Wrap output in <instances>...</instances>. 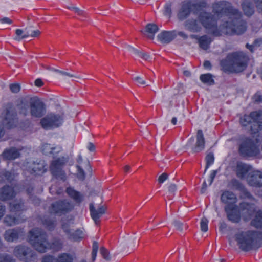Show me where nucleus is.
<instances>
[{
	"mask_svg": "<svg viewBox=\"0 0 262 262\" xmlns=\"http://www.w3.org/2000/svg\"><path fill=\"white\" fill-rule=\"evenodd\" d=\"M212 11L218 17H224L225 19H227L219 28L216 20L210 13L201 12L198 19L202 26L208 29L214 36L240 35L246 30V22L242 18L241 13L230 3L225 1L214 3L212 5Z\"/></svg>",
	"mask_w": 262,
	"mask_h": 262,
	"instance_id": "obj_1",
	"label": "nucleus"
},
{
	"mask_svg": "<svg viewBox=\"0 0 262 262\" xmlns=\"http://www.w3.org/2000/svg\"><path fill=\"white\" fill-rule=\"evenodd\" d=\"M29 241L33 248L40 253H45L47 249L58 252L63 247V241L59 238H54L49 242L47 234L39 228H34L29 231Z\"/></svg>",
	"mask_w": 262,
	"mask_h": 262,
	"instance_id": "obj_2",
	"label": "nucleus"
},
{
	"mask_svg": "<svg viewBox=\"0 0 262 262\" xmlns=\"http://www.w3.org/2000/svg\"><path fill=\"white\" fill-rule=\"evenodd\" d=\"M248 56L242 51L229 53L225 59L220 61L221 70L225 73H237L246 69Z\"/></svg>",
	"mask_w": 262,
	"mask_h": 262,
	"instance_id": "obj_3",
	"label": "nucleus"
},
{
	"mask_svg": "<svg viewBox=\"0 0 262 262\" xmlns=\"http://www.w3.org/2000/svg\"><path fill=\"white\" fill-rule=\"evenodd\" d=\"M224 209L228 220L234 223L240 222L241 214L245 221L249 220L255 212L254 205L246 202L241 203L239 206L236 204L226 205Z\"/></svg>",
	"mask_w": 262,
	"mask_h": 262,
	"instance_id": "obj_4",
	"label": "nucleus"
},
{
	"mask_svg": "<svg viewBox=\"0 0 262 262\" xmlns=\"http://www.w3.org/2000/svg\"><path fill=\"white\" fill-rule=\"evenodd\" d=\"M20 114L26 116L29 114L33 118L42 117L46 112V105L38 97H27L23 99L18 105Z\"/></svg>",
	"mask_w": 262,
	"mask_h": 262,
	"instance_id": "obj_5",
	"label": "nucleus"
},
{
	"mask_svg": "<svg viewBox=\"0 0 262 262\" xmlns=\"http://www.w3.org/2000/svg\"><path fill=\"white\" fill-rule=\"evenodd\" d=\"M261 233L258 231L248 230L238 232L235 235V240L240 250L248 252L260 247Z\"/></svg>",
	"mask_w": 262,
	"mask_h": 262,
	"instance_id": "obj_6",
	"label": "nucleus"
},
{
	"mask_svg": "<svg viewBox=\"0 0 262 262\" xmlns=\"http://www.w3.org/2000/svg\"><path fill=\"white\" fill-rule=\"evenodd\" d=\"M238 152L244 158L256 157L260 152L259 144L256 140L250 137H244L239 140Z\"/></svg>",
	"mask_w": 262,
	"mask_h": 262,
	"instance_id": "obj_7",
	"label": "nucleus"
},
{
	"mask_svg": "<svg viewBox=\"0 0 262 262\" xmlns=\"http://www.w3.org/2000/svg\"><path fill=\"white\" fill-rule=\"evenodd\" d=\"M67 157H61L53 160L50 165V171L53 176L58 179L64 181L66 180V173L63 168L68 162Z\"/></svg>",
	"mask_w": 262,
	"mask_h": 262,
	"instance_id": "obj_8",
	"label": "nucleus"
},
{
	"mask_svg": "<svg viewBox=\"0 0 262 262\" xmlns=\"http://www.w3.org/2000/svg\"><path fill=\"white\" fill-rule=\"evenodd\" d=\"M73 208L74 206L70 201L61 200L53 202L49 210L51 214L60 216L72 211Z\"/></svg>",
	"mask_w": 262,
	"mask_h": 262,
	"instance_id": "obj_9",
	"label": "nucleus"
},
{
	"mask_svg": "<svg viewBox=\"0 0 262 262\" xmlns=\"http://www.w3.org/2000/svg\"><path fill=\"white\" fill-rule=\"evenodd\" d=\"M13 254L23 262H33L37 259L35 253L30 248L24 245L16 246Z\"/></svg>",
	"mask_w": 262,
	"mask_h": 262,
	"instance_id": "obj_10",
	"label": "nucleus"
},
{
	"mask_svg": "<svg viewBox=\"0 0 262 262\" xmlns=\"http://www.w3.org/2000/svg\"><path fill=\"white\" fill-rule=\"evenodd\" d=\"M63 118L59 114H49L40 120V124L45 129H50L59 126Z\"/></svg>",
	"mask_w": 262,
	"mask_h": 262,
	"instance_id": "obj_11",
	"label": "nucleus"
},
{
	"mask_svg": "<svg viewBox=\"0 0 262 262\" xmlns=\"http://www.w3.org/2000/svg\"><path fill=\"white\" fill-rule=\"evenodd\" d=\"M248 184L256 187H262V172L253 171L250 172L247 178Z\"/></svg>",
	"mask_w": 262,
	"mask_h": 262,
	"instance_id": "obj_12",
	"label": "nucleus"
},
{
	"mask_svg": "<svg viewBox=\"0 0 262 262\" xmlns=\"http://www.w3.org/2000/svg\"><path fill=\"white\" fill-rule=\"evenodd\" d=\"M188 1L181 3L180 8L177 13V18L180 21L187 18L192 12L191 8Z\"/></svg>",
	"mask_w": 262,
	"mask_h": 262,
	"instance_id": "obj_13",
	"label": "nucleus"
},
{
	"mask_svg": "<svg viewBox=\"0 0 262 262\" xmlns=\"http://www.w3.org/2000/svg\"><path fill=\"white\" fill-rule=\"evenodd\" d=\"M22 229L19 228L10 229L6 230L4 234V238L8 242H13L18 239L22 235Z\"/></svg>",
	"mask_w": 262,
	"mask_h": 262,
	"instance_id": "obj_14",
	"label": "nucleus"
},
{
	"mask_svg": "<svg viewBox=\"0 0 262 262\" xmlns=\"http://www.w3.org/2000/svg\"><path fill=\"white\" fill-rule=\"evenodd\" d=\"M106 207L105 205H101L96 209L93 204L90 205V211L92 219L96 224L99 223L100 217L105 213Z\"/></svg>",
	"mask_w": 262,
	"mask_h": 262,
	"instance_id": "obj_15",
	"label": "nucleus"
},
{
	"mask_svg": "<svg viewBox=\"0 0 262 262\" xmlns=\"http://www.w3.org/2000/svg\"><path fill=\"white\" fill-rule=\"evenodd\" d=\"M66 192L76 204H80L84 199V194L76 191L71 187L67 188Z\"/></svg>",
	"mask_w": 262,
	"mask_h": 262,
	"instance_id": "obj_16",
	"label": "nucleus"
},
{
	"mask_svg": "<svg viewBox=\"0 0 262 262\" xmlns=\"http://www.w3.org/2000/svg\"><path fill=\"white\" fill-rule=\"evenodd\" d=\"M177 36V31H163L158 35L159 40L163 43H168L173 40Z\"/></svg>",
	"mask_w": 262,
	"mask_h": 262,
	"instance_id": "obj_17",
	"label": "nucleus"
},
{
	"mask_svg": "<svg viewBox=\"0 0 262 262\" xmlns=\"http://www.w3.org/2000/svg\"><path fill=\"white\" fill-rule=\"evenodd\" d=\"M20 153L15 147H11L6 149L2 154V157L4 160H12L18 158Z\"/></svg>",
	"mask_w": 262,
	"mask_h": 262,
	"instance_id": "obj_18",
	"label": "nucleus"
},
{
	"mask_svg": "<svg viewBox=\"0 0 262 262\" xmlns=\"http://www.w3.org/2000/svg\"><path fill=\"white\" fill-rule=\"evenodd\" d=\"M191 8L192 12L197 13L207 7V3L205 0L188 1Z\"/></svg>",
	"mask_w": 262,
	"mask_h": 262,
	"instance_id": "obj_19",
	"label": "nucleus"
},
{
	"mask_svg": "<svg viewBox=\"0 0 262 262\" xmlns=\"http://www.w3.org/2000/svg\"><path fill=\"white\" fill-rule=\"evenodd\" d=\"M205 139L202 130H198L196 135V142L193 149L194 152H199L204 149Z\"/></svg>",
	"mask_w": 262,
	"mask_h": 262,
	"instance_id": "obj_20",
	"label": "nucleus"
},
{
	"mask_svg": "<svg viewBox=\"0 0 262 262\" xmlns=\"http://www.w3.org/2000/svg\"><path fill=\"white\" fill-rule=\"evenodd\" d=\"M221 200L223 203L226 205L235 204L237 201L235 194L229 191L223 192L221 195Z\"/></svg>",
	"mask_w": 262,
	"mask_h": 262,
	"instance_id": "obj_21",
	"label": "nucleus"
},
{
	"mask_svg": "<svg viewBox=\"0 0 262 262\" xmlns=\"http://www.w3.org/2000/svg\"><path fill=\"white\" fill-rule=\"evenodd\" d=\"M184 26L187 30L193 32H200L202 29L198 21L195 19L187 20L184 23Z\"/></svg>",
	"mask_w": 262,
	"mask_h": 262,
	"instance_id": "obj_22",
	"label": "nucleus"
},
{
	"mask_svg": "<svg viewBox=\"0 0 262 262\" xmlns=\"http://www.w3.org/2000/svg\"><path fill=\"white\" fill-rule=\"evenodd\" d=\"M14 189L9 186H5L0 191V199L6 200L12 199L15 196Z\"/></svg>",
	"mask_w": 262,
	"mask_h": 262,
	"instance_id": "obj_23",
	"label": "nucleus"
},
{
	"mask_svg": "<svg viewBox=\"0 0 262 262\" xmlns=\"http://www.w3.org/2000/svg\"><path fill=\"white\" fill-rule=\"evenodd\" d=\"M27 207L21 200H15L10 203V210L11 212H19L25 211Z\"/></svg>",
	"mask_w": 262,
	"mask_h": 262,
	"instance_id": "obj_24",
	"label": "nucleus"
},
{
	"mask_svg": "<svg viewBox=\"0 0 262 262\" xmlns=\"http://www.w3.org/2000/svg\"><path fill=\"white\" fill-rule=\"evenodd\" d=\"M159 30L158 26L155 24H148L145 27L143 34L150 39H153L155 34Z\"/></svg>",
	"mask_w": 262,
	"mask_h": 262,
	"instance_id": "obj_25",
	"label": "nucleus"
},
{
	"mask_svg": "<svg viewBox=\"0 0 262 262\" xmlns=\"http://www.w3.org/2000/svg\"><path fill=\"white\" fill-rule=\"evenodd\" d=\"M58 262H73L76 258L75 253H61L56 257Z\"/></svg>",
	"mask_w": 262,
	"mask_h": 262,
	"instance_id": "obj_26",
	"label": "nucleus"
},
{
	"mask_svg": "<svg viewBox=\"0 0 262 262\" xmlns=\"http://www.w3.org/2000/svg\"><path fill=\"white\" fill-rule=\"evenodd\" d=\"M244 13L247 16H251L254 12V7L253 4L249 0H244L242 4Z\"/></svg>",
	"mask_w": 262,
	"mask_h": 262,
	"instance_id": "obj_27",
	"label": "nucleus"
},
{
	"mask_svg": "<svg viewBox=\"0 0 262 262\" xmlns=\"http://www.w3.org/2000/svg\"><path fill=\"white\" fill-rule=\"evenodd\" d=\"M250 167L246 164L241 163L237 166L236 175L237 177L243 179L250 170Z\"/></svg>",
	"mask_w": 262,
	"mask_h": 262,
	"instance_id": "obj_28",
	"label": "nucleus"
},
{
	"mask_svg": "<svg viewBox=\"0 0 262 262\" xmlns=\"http://www.w3.org/2000/svg\"><path fill=\"white\" fill-rule=\"evenodd\" d=\"M68 239L74 242L81 241L84 237V233L80 229H77L74 232H71L67 236Z\"/></svg>",
	"mask_w": 262,
	"mask_h": 262,
	"instance_id": "obj_29",
	"label": "nucleus"
},
{
	"mask_svg": "<svg viewBox=\"0 0 262 262\" xmlns=\"http://www.w3.org/2000/svg\"><path fill=\"white\" fill-rule=\"evenodd\" d=\"M211 41V38L205 35L200 37L198 43L201 48L206 50L209 48V45Z\"/></svg>",
	"mask_w": 262,
	"mask_h": 262,
	"instance_id": "obj_30",
	"label": "nucleus"
},
{
	"mask_svg": "<svg viewBox=\"0 0 262 262\" xmlns=\"http://www.w3.org/2000/svg\"><path fill=\"white\" fill-rule=\"evenodd\" d=\"M231 184L232 187L236 190L244 191L245 195L248 198H251L252 196L251 194L245 189L244 185L237 180L233 179L231 182Z\"/></svg>",
	"mask_w": 262,
	"mask_h": 262,
	"instance_id": "obj_31",
	"label": "nucleus"
},
{
	"mask_svg": "<svg viewBox=\"0 0 262 262\" xmlns=\"http://www.w3.org/2000/svg\"><path fill=\"white\" fill-rule=\"evenodd\" d=\"M25 33L24 34V31L21 29H16L15 31V33L16 34V36L15 37V39L16 40L19 41L21 39L27 38L29 36V28H26L25 29Z\"/></svg>",
	"mask_w": 262,
	"mask_h": 262,
	"instance_id": "obj_32",
	"label": "nucleus"
},
{
	"mask_svg": "<svg viewBox=\"0 0 262 262\" xmlns=\"http://www.w3.org/2000/svg\"><path fill=\"white\" fill-rule=\"evenodd\" d=\"M17 222L18 220L15 217L11 215H7L4 219V223L7 226L15 225Z\"/></svg>",
	"mask_w": 262,
	"mask_h": 262,
	"instance_id": "obj_33",
	"label": "nucleus"
},
{
	"mask_svg": "<svg viewBox=\"0 0 262 262\" xmlns=\"http://www.w3.org/2000/svg\"><path fill=\"white\" fill-rule=\"evenodd\" d=\"M200 80L204 83L208 85H213L214 83V81L212 79V76L211 74L208 73L206 74H202L200 76Z\"/></svg>",
	"mask_w": 262,
	"mask_h": 262,
	"instance_id": "obj_34",
	"label": "nucleus"
},
{
	"mask_svg": "<svg viewBox=\"0 0 262 262\" xmlns=\"http://www.w3.org/2000/svg\"><path fill=\"white\" fill-rule=\"evenodd\" d=\"M16 114L12 112L7 110L5 116L6 123L11 125L14 122Z\"/></svg>",
	"mask_w": 262,
	"mask_h": 262,
	"instance_id": "obj_35",
	"label": "nucleus"
},
{
	"mask_svg": "<svg viewBox=\"0 0 262 262\" xmlns=\"http://www.w3.org/2000/svg\"><path fill=\"white\" fill-rule=\"evenodd\" d=\"M250 115L253 122L262 123V111H257L252 112L250 113Z\"/></svg>",
	"mask_w": 262,
	"mask_h": 262,
	"instance_id": "obj_36",
	"label": "nucleus"
},
{
	"mask_svg": "<svg viewBox=\"0 0 262 262\" xmlns=\"http://www.w3.org/2000/svg\"><path fill=\"white\" fill-rule=\"evenodd\" d=\"M251 124L250 130L251 134H256L259 130L262 129V123L252 121Z\"/></svg>",
	"mask_w": 262,
	"mask_h": 262,
	"instance_id": "obj_37",
	"label": "nucleus"
},
{
	"mask_svg": "<svg viewBox=\"0 0 262 262\" xmlns=\"http://www.w3.org/2000/svg\"><path fill=\"white\" fill-rule=\"evenodd\" d=\"M252 118L250 114L249 115H245L240 118V123L242 126H246L252 123Z\"/></svg>",
	"mask_w": 262,
	"mask_h": 262,
	"instance_id": "obj_38",
	"label": "nucleus"
},
{
	"mask_svg": "<svg viewBox=\"0 0 262 262\" xmlns=\"http://www.w3.org/2000/svg\"><path fill=\"white\" fill-rule=\"evenodd\" d=\"M42 224L49 229L52 230L55 226V222L47 217L42 220Z\"/></svg>",
	"mask_w": 262,
	"mask_h": 262,
	"instance_id": "obj_39",
	"label": "nucleus"
},
{
	"mask_svg": "<svg viewBox=\"0 0 262 262\" xmlns=\"http://www.w3.org/2000/svg\"><path fill=\"white\" fill-rule=\"evenodd\" d=\"M0 262H15L11 256L6 253L0 254Z\"/></svg>",
	"mask_w": 262,
	"mask_h": 262,
	"instance_id": "obj_40",
	"label": "nucleus"
},
{
	"mask_svg": "<svg viewBox=\"0 0 262 262\" xmlns=\"http://www.w3.org/2000/svg\"><path fill=\"white\" fill-rule=\"evenodd\" d=\"M206 165L205 168V171L209 167V166L211 165L214 160L213 154L212 153L208 154L206 157Z\"/></svg>",
	"mask_w": 262,
	"mask_h": 262,
	"instance_id": "obj_41",
	"label": "nucleus"
},
{
	"mask_svg": "<svg viewBox=\"0 0 262 262\" xmlns=\"http://www.w3.org/2000/svg\"><path fill=\"white\" fill-rule=\"evenodd\" d=\"M98 248L99 245L98 242L94 241L93 243L92 252V258L93 261H94L96 259Z\"/></svg>",
	"mask_w": 262,
	"mask_h": 262,
	"instance_id": "obj_42",
	"label": "nucleus"
},
{
	"mask_svg": "<svg viewBox=\"0 0 262 262\" xmlns=\"http://www.w3.org/2000/svg\"><path fill=\"white\" fill-rule=\"evenodd\" d=\"M55 149L54 147H51L50 145L46 144L43 145L42 151L45 154H54V150Z\"/></svg>",
	"mask_w": 262,
	"mask_h": 262,
	"instance_id": "obj_43",
	"label": "nucleus"
},
{
	"mask_svg": "<svg viewBox=\"0 0 262 262\" xmlns=\"http://www.w3.org/2000/svg\"><path fill=\"white\" fill-rule=\"evenodd\" d=\"M208 221L206 217H203L201 221V229L203 232H206L208 230Z\"/></svg>",
	"mask_w": 262,
	"mask_h": 262,
	"instance_id": "obj_44",
	"label": "nucleus"
},
{
	"mask_svg": "<svg viewBox=\"0 0 262 262\" xmlns=\"http://www.w3.org/2000/svg\"><path fill=\"white\" fill-rule=\"evenodd\" d=\"M164 14L168 16L169 17L171 16V4L170 3H167L164 6Z\"/></svg>",
	"mask_w": 262,
	"mask_h": 262,
	"instance_id": "obj_45",
	"label": "nucleus"
},
{
	"mask_svg": "<svg viewBox=\"0 0 262 262\" xmlns=\"http://www.w3.org/2000/svg\"><path fill=\"white\" fill-rule=\"evenodd\" d=\"M41 262H58L56 257L53 255H46L42 259Z\"/></svg>",
	"mask_w": 262,
	"mask_h": 262,
	"instance_id": "obj_46",
	"label": "nucleus"
},
{
	"mask_svg": "<svg viewBox=\"0 0 262 262\" xmlns=\"http://www.w3.org/2000/svg\"><path fill=\"white\" fill-rule=\"evenodd\" d=\"M134 52L136 54L138 55L140 57L145 60H148L150 58V56L147 53L139 51L137 50H134Z\"/></svg>",
	"mask_w": 262,
	"mask_h": 262,
	"instance_id": "obj_47",
	"label": "nucleus"
},
{
	"mask_svg": "<svg viewBox=\"0 0 262 262\" xmlns=\"http://www.w3.org/2000/svg\"><path fill=\"white\" fill-rule=\"evenodd\" d=\"M100 253L102 257L106 260H108L110 259L108 251L104 247H102L100 248Z\"/></svg>",
	"mask_w": 262,
	"mask_h": 262,
	"instance_id": "obj_48",
	"label": "nucleus"
},
{
	"mask_svg": "<svg viewBox=\"0 0 262 262\" xmlns=\"http://www.w3.org/2000/svg\"><path fill=\"white\" fill-rule=\"evenodd\" d=\"M10 89L13 93H18L20 89V85L18 84H12L10 85Z\"/></svg>",
	"mask_w": 262,
	"mask_h": 262,
	"instance_id": "obj_49",
	"label": "nucleus"
},
{
	"mask_svg": "<svg viewBox=\"0 0 262 262\" xmlns=\"http://www.w3.org/2000/svg\"><path fill=\"white\" fill-rule=\"evenodd\" d=\"M62 229H63L64 232L68 236L71 232V230L70 229L69 224L68 223H64L62 225Z\"/></svg>",
	"mask_w": 262,
	"mask_h": 262,
	"instance_id": "obj_50",
	"label": "nucleus"
},
{
	"mask_svg": "<svg viewBox=\"0 0 262 262\" xmlns=\"http://www.w3.org/2000/svg\"><path fill=\"white\" fill-rule=\"evenodd\" d=\"M41 34V32L38 30H36L34 31H30L29 30V36L32 37H37Z\"/></svg>",
	"mask_w": 262,
	"mask_h": 262,
	"instance_id": "obj_51",
	"label": "nucleus"
},
{
	"mask_svg": "<svg viewBox=\"0 0 262 262\" xmlns=\"http://www.w3.org/2000/svg\"><path fill=\"white\" fill-rule=\"evenodd\" d=\"M253 99L254 101L256 102H262V95H261L259 93H256L253 96Z\"/></svg>",
	"mask_w": 262,
	"mask_h": 262,
	"instance_id": "obj_52",
	"label": "nucleus"
},
{
	"mask_svg": "<svg viewBox=\"0 0 262 262\" xmlns=\"http://www.w3.org/2000/svg\"><path fill=\"white\" fill-rule=\"evenodd\" d=\"M168 178V174L166 173H163L159 176L158 178V182L160 183H162L165 181Z\"/></svg>",
	"mask_w": 262,
	"mask_h": 262,
	"instance_id": "obj_53",
	"label": "nucleus"
},
{
	"mask_svg": "<svg viewBox=\"0 0 262 262\" xmlns=\"http://www.w3.org/2000/svg\"><path fill=\"white\" fill-rule=\"evenodd\" d=\"M258 10L262 13V0H254Z\"/></svg>",
	"mask_w": 262,
	"mask_h": 262,
	"instance_id": "obj_54",
	"label": "nucleus"
},
{
	"mask_svg": "<svg viewBox=\"0 0 262 262\" xmlns=\"http://www.w3.org/2000/svg\"><path fill=\"white\" fill-rule=\"evenodd\" d=\"M173 223L178 230L180 231H182L183 230V225L182 223L178 221H175Z\"/></svg>",
	"mask_w": 262,
	"mask_h": 262,
	"instance_id": "obj_55",
	"label": "nucleus"
},
{
	"mask_svg": "<svg viewBox=\"0 0 262 262\" xmlns=\"http://www.w3.org/2000/svg\"><path fill=\"white\" fill-rule=\"evenodd\" d=\"M73 11H74L76 13H77L79 15L84 16L85 14L83 10H80L79 8L77 7H73Z\"/></svg>",
	"mask_w": 262,
	"mask_h": 262,
	"instance_id": "obj_56",
	"label": "nucleus"
},
{
	"mask_svg": "<svg viewBox=\"0 0 262 262\" xmlns=\"http://www.w3.org/2000/svg\"><path fill=\"white\" fill-rule=\"evenodd\" d=\"M177 189L176 185L174 184H171L169 186L168 191L170 193L172 194V195H174V192L176 191Z\"/></svg>",
	"mask_w": 262,
	"mask_h": 262,
	"instance_id": "obj_57",
	"label": "nucleus"
},
{
	"mask_svg": "<svg viewBox=\"0 0 262 262\" xmlns=\"http://www.w3.org/2000/svg\"><path fill=\"white\" fill-rule=\"evenodd\" d=\"M0 22L2 23L11 24L13 23V21L9 18L5 17L0 19Z\"/></svg>",
	"mask_w": 262,
	"mask_h": 262,
	"instance_id": "obj_58",
	"label": "nucleus"
},
{
	"mask_svg": "<svg viewBox=\"0 0 262 262\" xmlns=\"http://www.w3.org/2000/svg\"><path fill=\"white\" fill-rule=\"evenodd\" d=\"M77 169H78V171L79 172V174L80 175V176L81 177V178L82 180H83L84 179V177H85V173H84V170H83V169L79 165H77Z\"/></svg>",
	"mask_w": 262,
	"mask_h": 262,
	"instance_id": "obj_59",
	"label": "nucleus"
},
{
	"mask_svg": "<svg viewBox=\"0 0 262 262\" xmlns=\"http://www.w3.org/2000/svg\"><path fill=\"white\" fill-rule=\"evenodd\" d=\"M134 80L137 81L139 84L144 85L146 84L145 80H143L140 77H136L134 78Z\"/></svg>",
	"mask_w": 262,
	"mask_h": 262,
	"instance_id": "obj_60",
	"label": "nucleus"
},
{
	"mask_svg": "<svg viewBox=\"0 0 262 262\" xmlns=\"http://www.w3.org/2000/svg\"><path fill=\"white\" fill-rule=\"evenodd\" d=\"M59 74L62 75H65V76H67L69 77H75V78H79V77H78V76H76L75 75H74V74H70L67 72H66V71H62V72H59Z\"/></svg>",
	"mask_w": 262,
	"mask_h": 262,
	"instance_id": "obj_61",
	"label": "nucleus"
},
{
	"mask_svg": "<svg viewBox=\"0 0 262 262\" xmlns=\"http://www.w3.org/2000/svg\"><path fill=\"white\" fill-rule=\"evenodd\" d=\"M5 206L0 203V219L4 215L5 212Z\"/></svg>",
	"mask_w": 262,
	"mask_h": 262,
	"instance_id": "obj_62",
	"label": "nucleus"
},
{
	"mask_svg": "<svg viewBox=\"0 0 262 262\" xmlns=\"http://www.w3.org/2000/svg\"><path fill=\"white\" fill-rule=\"evenodd\" d=\"M5 177L8 181H10L13 179V175L10 172H5Z\"/></svg>",
	"mask_w": 262,
	"mask_h": 262,
	"instance_id": "obj_63",
	"label": "nucleus"
},
{
	"mask_svg": "<svg viewBox=\"0 0 262 262\" xmlns=\"http://www.w3.org/2000/svg\"><path fill=\"white\" fill-rule=\"evenodd\" d=\"M35 85L37 86L40 87L43 85V82L40 79H37L35 81Z\"/></svg>",
	"mask_w": 262,
	"mask_h": 262,
	"instance_id": "obj_64",
	"label": "nucleus"
}]
</instances>
